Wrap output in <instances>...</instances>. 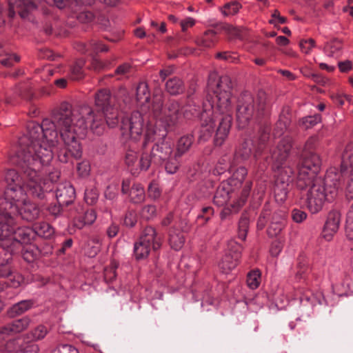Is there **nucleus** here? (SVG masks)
<instances>
[{"label":"nucleus","instance_id":"nucleus-1","mask_svg":"<svg viewBox=\"0 0 353 353\" xmlns=\"http://www.w3.org/2000/svg\"><path fill=\"white\" fill-rule=\"evenodd\" d=\"M63 116L57 114L52 121L43 119L41 124L29 122L27 132L19 139V148L16 154L10 159L19 170L6 171L4 180L7 184L6 190L0 187V209L4 201L14 199L19 195L23 196L26 190L33 197L43 199L44 190H47V183L43 185L37 180L38 172L48 165L53 158L52 148L59 143V137L57 130H53L54 123H59ZM4 209L6 208L3 206Z\"/></svg>","mask_w":353,"mask_h":353},{"label":"nucleus","instance_id":"nucleus-2","mask_svg":"<svg viewBox=\"0 0 353 353\" xmlns=\"http://www.w3.org/2000/svg\"><path fill=\"white\" fill-rule=\"evenodd\" d=\"M119 103L122 100L124 106L119 107L121 111L130 108L132 101L128 90L120 88L116 97H112L109 90H99L95 94V105L99 110L95 112L88 104L81 103L74 107L67 103H62L58 110L54 112L50 118L46 119L53 121L54 117L63 116L59 123H54L53 130H57L59 140L63 146L57 148V157L59 161L68 163L72 159L81 157L82 149L79 139L83 138L89 129L93 134L101 135L103 133L106 125L110 128L115 127L119 123V110L115 101Z\"/></svg>","mask_w":353,"mask_h":353},{"label":"nucleus","instance_id":"nucleus-3","mask_svg":"<svg viewBox=\"0 0 353 353\" xmlns=\"http://www.w3.org/2000/svg\"><path fill=\"white\" fill-rule=\"evenodd\" d=\"M233 83L227 75L219 77L216 72L209 74L208 94L200 114L202 121L199 141H206L216 128L214 143L220 146L225 141L232 123Z\"/></svg>","mask_w":353,"mask_h":353},{"label":"nucleus","instance_id":"nucleus-4","mask_svg":"<svg viewBox=\"0 0 353 353\" xmlns=\"http://www.w3.org/2000/svg\"><path fill=\"white\" fill-rule=\"evenodd\" d=\"M163 94L160 90H155L152 97L150 117L145 121L146 141L151 139L154 132L160 139L166 137L168 132L172 131L181 117V107L175 100H170L166 105L163 115Z\"/></svg>","mask_w":353,"mask_h":353},{"label":"nucleus","instance_id":"nucleus-5","mask_svg":"<svg viewBox=\"0 0 353 353\" xmlns=\"http://www.w3.org/2000/svg\"><path fill=\"white\" fill-rule=\"evenodd\" d=\"M292 138L285 137L279 141L276 147L271 148L268 157L272 162V168L275 172L274 194L276 201L283 202L288 196L292 183L294 180V168L285 161L292 148Z\"/></svg>","mask_w":353,"mask_h":353},{"label":"nucleus","instance_id":"nucleus-6","mask_svg":"<svg viewBox=\"0 0 353 353\" xmlns=\"http://www.w3.org/2000/svg\"><path fill=\"white\" fill-rule=\"evenodd\" d=\"M337 176L336 169L330 168L325 179L318 176L316 174L303 188L296 186L298 189L303 190L312 184L307 193L301 196L303 203L311 213L320 212L325 200H332L337 195L339 187Z\"/></svg>","mask_w":353,"mask_h":353},{"label":"nucleus","instance_id":"nucleus-7","mask_svg":"<svg viewBox=\"0 0 353 353\" xmlns=\"http://www.w3.org/2000/svg\"><path fill=\"white\" fill-rule=\"evenodd\" d=\"M136 100L140 105L141 110L128 116H123L121 122L122 135L126 139L137 140L142 134L145 121L150 117L152 101L145 82H140L136 88Z\"/></svg>","mask_w":353,"mask_h":353},{"label":"nucleus","instance_id":"nucleus-8","mask_svg":"<svg viewBox=\"0 0 353 353\" xmlns=\"http://www.w3.org/2000/svg\"><path fill=\"white\" fill-rule=\"evenodd\" d=\"M269 110L270 105L263 92L259 93L256 99L250 92H243L237 101L236 121L239 127L243 128L252 120L267 116Z\"/></svg>","mask_w":353,"mask_h":353},{"label":"nucleus","instance_id":"nucleus-9","mask_svg":"<svg viewBox=\"0 0 353 353\" xmlns=\"http://www.w3.org/2000/svg\"><path fill=\"white\" fill-rule=\"evenodd\" d=\"M316 138L310 137L305 143L297 165L296 186L303 188L320 170L321 159L314 152Z\"/></svg>","mask_w":353,"mask_h":353},{"label":"nucleus","instance_id":"nucleus-10","mask_svg":"<svg viewBox=\"0 0 353 353\" xmlns=\"http://www.w3.org/2000/svg\"><path fill=\"white\" fill-rule=\"evenodd\" d=\"M160 139L154 132L151 133V139L146 141V133L143 143V152L139 162L141 170H146L152 163L160 165L168 159L172 152V144Z\"/></svg>","mask_w":353,"mask_h":353},{"label":"nucleus","instance_id":"nucleus-11","mask_svg":"<svg viewBox=\"0 0 353 353\" xmlns=\"http://www.w3.org/2000/svg\"><path fill=\"white\" fill-rule=\"evenodd\" d=\"M270 126L268 123L261 124L259 128L257 137L246 139L242 144L236 156H240L242 159H247L252 154L254 157L260 154L264 148L270 146L272 141L270 139Z\"/></svg>","mask_w":353,"mask_h":353},{"label":"nucleus","instance_id":"nucleus-12","mask_svg":"<svg viewBox=\"0 0 353 353\" xmlns=\"http://www.w3.org/2000/svg\"><path fill=\"white\" fill-rule=\"evenodd\" d=\"M161 245V238L154 228L146 227L141 236L139 241L135 243L134 252L137 259H143L150 253L151 248L158 250Z\"/></svg>","mask_w":353,"mask_h":353},{"label":"nucleus","instance_id":"nucleus-13","mask_svg":"<svg viewBox=\"0 0 353 353\" xmlns=\"http://www.w3.org/2000/svg\"><path fill=\"white\" fill-rule=\"evenodd\" d=\"M10 203L13 206L17 208V212H11L8 210L12 215L19 214L21 217L27 221H32L35 220L39 215L40 211L39 208L33 203L27 199L26 192H23V198L19 195L14 196V199L5 201Z\"/></svg>","mask_w":353,"mask_h":353},{"label":"nucleus","instance_id":"nucleus-14","mask_svg":"<svg viewBox=\"0 0 353 353\" xmlns=\"http://www.w3.org/2000/svg\"><path fill=\"white\" fill-rule=\"evenodd\" d=\"M54 234V229L50 224L46 222L37 223L34 225L33 228L22 227L17 232V236H21V239L24 244L30 243L37 235L39 236L48 239Z\"/></svg>","mask_w":353,"mask_h":353},{"label":"nucleus","instance_id":"nucleus-15","mask_svg":"<svg viewBox=\"0 0 353 353\" xmlns=\"http://www.w3.org/2000/svg\"><path fill=\"white\" fill-rule=\"evenodd\" d=\"M242 246L234 240L228 244V251L219 263V269L222 272L228 274L238 264L241 258Z\"/></svg>","mask_w":353,"mask_h":353},{"label":"nucleus","instance_id":"nucleus-16","mask_svg":"<svg viewBox=\"0 0 353 353\" xmlns=\"http://www.w3.org/2000/svg\"><path fill=\"white\" fill-rule=\"evenodd\" d=\"M31 320L29 317L25 316L21 319L14 320L12 322L8 323L2 327L0 330V343L3 341L6 342L17 333H19L26 329Z\"/></svg>","mask_w":353,"mask_h":353},{"label":"nucleus","instance_id":"nucleus-17","mask_svg":"<svg viewBox=\"0 0 353 353\" xmlns=\"http://www.w3.org/2000/svg\"><path fill=\"white\" fill-rule=\"evenodd\" d=\"M55 195L59 205H68L75 198V190L70 183L65 182L57 185Z\"/></svg>","mask_w":353,"mask_h":353},{"label":"nucleus","instance_id":"nucleus-18","mask_svg":"<svg viewBox=\"0 0 353 353\" xmlns=\"http://www.w3.org/2000/svg\"><path fill=\"white\" fill-rule=\"evenodd\" d=\"M234 188L230 183L223 181L216 189L214 194L213 202L218 206H223L225 205L229 199L232 197V194L234 190Z\"/></svg>","mask_w":353,"mask_h":353},{"label":"nucleus","instance_id":"nucleus-19","mask_svg":"<svg viewBox=\"0 0 353 353\" xmlns=\"http://www.w3.org/2000/svg\"><path fill=\"white\" fill-rule=\"evenodd\" d=\"M340 223V214L336 211L330 212L325 224L322 236L326 241H330L337 232Z\"/></svg>","mask_w":353,"mask_h":353},{"label":"nucleus","instance_id":"nucleus-20","mask_svg":"<svg viewBox=\"0 0 353 353\" xmlns=\"http://www.w3.org/2000/svg\"><path fill=\"white\" fill-rule=\"evenodd\" d=\"M336 169V172L339 175L343 176L348 174L349 172H353V142L348 143L343 151L342 154V161L341 165L340 171Z\"/></svg>","mask_w":353,"mask_h":353},{"label":"nucleus","instance_id":"nucleus-21","mask_svg":"<svg viewBox=\"0 0 353 353\" xmlns=\"http://www.w3.org/2000/svg\"><path fill=\"white\" fill-rule=\"evenodd\" d=\"M10 8V14L13 15L17 12L23 18L28 12L35 8V4L30 0H8Z\"/></svg>","mask_w":353,"mask_h":353},{"label":"nucleus","instance_id":"nucleus-22","mask_svg":"<svg viewBox=\"0 0 353 353\" xmlns=\"http://www.w3.org/2000/svg\"><path fill=\"white\" fill-rule=\"evenodd\" d=\"M4 345L6 351H14L15 353H38L39 352V346L36 343L30 342L19 345L18 340L15 339H9Z\"/></svg>","mask_w":353,"mask_h":353},{"label":"nucleus","instance_id":"nucleus-23","mask_svg":"<svg viewBox=\"0 0 353 353\" xmlns=\"http://www.w3.org/2000/svg\"><path fill=\"white\" fill-rule=\"evenodd\" d=\"M290 113L288 107H284L279 115V120L276 124L273 137L274 139L279 138L289 127L290 123Z\"/></svg>","mask_w":353,"mask_h":353},{"label":"nucleus","instance_id":"nucleus-24","mask_svg":"<svg viewBox=\"0 0 353 353\" xmlns=\"http://www.w3.org/2000/svg\"><path fill=\"white\" fill-rule=\"evenodd\" d=\"M77 50L81 53H88L90 56L99 52H107L108 48L97 40H92L88 43L79 42L76 45Z\"/></svg>","mask_w":353,"mask_h":353},{"label":"nucleus","instance_id":"nucleus-25","mask_svg":"<svg viewBox=\"0 0 353 353\" xmlns=\"http://www.w3.org/2000/svg\"><path fill=\"white\" fill-rule=\"evenodd\" d=\"M13 250H5L1 252L0 255V277H7L10 275L12 269L10 265V262L12 259ZM3 285V288L0 290H3L4 288V283L0 282Z\"/></svg>","mask_w":353,"mask_h":353},{"label":"nucleus","instance_id":"nucleus-26","mask_svg":"<svg viewBox=\"0 0 353 353\" xmlns=\"http://www.w3.org/2000/svg\"><path fill=\"white\" fill-rule=\"evenodd\" d=\"M34 303V302L31 299L19 301L8 309V314L12 318L21 315L31 309Z\"/></svg>","mask_w":353,"mask_h":353},{"label":"nucleus","instance_id":"nucleus-27","mask_svg":"<svg viewBox=\"0 0 353 353\" xmlns=\"http://www.w3.org/2000/svg\"><path fill=\"white\" fill-rule=\"evenodd\" d=\"M94 210L90 209L86 210L83 214H79L74 219V226L77 229H81L85 225L92 224L96 219Z\"/></svg>","mask_w":353,"mask_h":353},{"label":"nucleus","instance_id":"nucleus-28","mask_svg":"<svg viewBox=\"0 0 353 353\" xmlns=\"http://www.w3.org/2000/svg\"><path fill=\"white\" fill-rule=\"evenodd\" d=\"M23 245L21 244V248L14 251L13 254L21 250L23 259L28 263L33 262L39 256V250L34 245L30 244V243L25 244L26 245Z\"/></svg>","mask_w":353,"mask_h":353},{"label":"nucleus","instance_id":"nucleus-29","mask_svg":"<svg viewBox=\"0 0 353 353\" xmlns=\"http://www.w3.org/2000/svg\"><path fill=\"white\" fill-rule=\"evenodd\" d=\"M165 90L171 95H178L184 92V83L179 77H172L166 81Z\"/></svg>","mask_w":353,"mask_h":353},{"label":"nucleus","instance_id":"nucleus-30","mask_svg":"<svg viewBox=\"0 0 353 353\" xmlns=\"http://www.w3.org/2000/svg\"><path fill=\"white\" fill-rule=\"evenodd\" d=\"M185 242V238L182 232L172 228L169 232V243L171 248L175 250H180Z\"/></svg>","mask_w":353,"mask_h":353},{"label":"nucleus","instance_id":"nucleus-31","mask_svg":"<svg viewBox=\"0 0 353 353\" xmlns=\"http://www.w3.org/2000/svg\"><path fill=\"white\" fill-rule=\"evenodd\" d=\"M216 42V32L212 30L205 31L203 34L198 38L196 43L198 46L203 48L213 47Z\"/></svg>","mask_w":353,"mask_h":353},{"label":"nucleus","instance_id":"nucleus-32","mask_svg":"<svg viewBox=\"0 0 353 353\" xmlns=\"http://www.w3.org/2000/svg\"><path fill=\"white\" fill-rule=\"evenodd\" d=\"M194 141V137L192 134H187L181 137L176 145V157H181L189 150Z\"/></svg>","mask_w":353,"mask_h":353},{"label":"nucleus","instance_id":"nucleus-33","mask_svg":"<svg viewBox=\"0 0 353 353\" xmlns=\"http://www.w3.org/2000/svg\"><path fill=\"white\" fill-rule=\"evenodd\" d=\"M130 196L134 203L143 202L145 198L143 187L141 184H134L130 191Z\"/></svg>","mask_w":353,"mask_h":353},{"label":"nucleus","instance_id":"nucleus-34","mask_svg":"<svg viewBox=\"0 0 353 353\" xmlns=\"http://www.w3.org/2000/svg\"><path fill=\"white\" fill-rule=\"evenodd\" d=\"M342 44L340 41L334 39L327 43L325 47V51L327 56L337 57L341 52Z\"/></svg>","mask_w":353,"mask_h":353},{"label":"nucleus","instance_id":"nucleus-35","mask_svg":"<svg viewBox=\"0 0 353 353\" xmlns=\"http://www.w3.org/2000/svg\"><path fill=\"white\" fill-rule=\"evenodd\" d=\"M246 175V169L244 167H240L237 168L232 178L226 181L230 183L234 188H237L242 183Z\"/></svg>","mask_w":353,"mask_h":353},{"label":"nucleus","instance_id":"nucleus-36","mask_svg":"<svg viewBox=\"0 0 353 353\" xmlns=\"http://www.w3.org/2000/svg\"><path fill=\"white\" fill-rule=\"evenodd\" d=\"M337 178V182H339V189L341 188V180L346 178L347 179L345 192L346 198L348 200L353 199V172H349L348 174L344 175L343 176L339 175V177L338 176Z\"/></svg>","mask_w":353,"mask_h":353},{"label":"nucleus","instance_id":"nucleus-37","mask_svg":"<svg viewBox=\"0 0 353 353\" xmlns=\"http://www.w3.org/2000/svg\"><path fill=\"white\" fill-rule=\"evenodd\" d=\"M249 217L247 213H243L239 222L238 237L241 240H245L249 227Z\"/></svg>","mask_w":353,"mask_h":353},{"label":"nucleus","instance_id":"nucleus-38","mask_svg":"<svg viewBox=\"0 0 353 353\" xmlns=\"http://www.w3.org/2000/svg\"><path fill=\"white\" fill-rule=\"evenodd\" d=\"M85 61L83 59H78L71 67L70 77L73 80H79L83 77V71L82 70Z\"/></svg>","mask_w":353,"mask_h":353},{"label":"nucleus","instance_id":"nucleus-39","mask_svg":"<svg viewBox=\"0 0 353 353\" xmlns=\"http://www.w3.org/2000/svg\"><path fill=\"white\" fill-rule=\"evenodd\" d=\"M48 332V330L45 325H39L27 334V338L31 341L41 340Z\"/></svg>","mask_w":353,"mask_h":353},{"label":"nucleus","instance_id":"nucleus-40","mask_svg":"<svg viewBox=\"0 0 353 353\" xmlns=\"http://www.w3.org/2000/svg\"><path fill=\"white\" fill-rule=\"evenodd\" d=\"M40 170H41V169ZM59 174H60L59 172L54 171V172H50L47 179H42L41 176V171L38 172V176H37L38 181L41 182L42 185H43V183L46 182L47 183L46 186L49 187L47 190H44V195L46 194V192L52 190V189L51 188L52 183L57 182V181L59 178Z\"/></svg>","mask_w":353,"mask_h":353},{"label":"nucleus","instance_id":"nucleus-41","mask_svg":"<svg viewBox=\"0 0 353 353\" xmlns=\"http://www.w3.org/2000/svg\"><path fill=\"white\" fill-rule=\"evenodd\" d=\"M261 283V272L254 270L248 273L247 276V284L252 290L256 289Z\"/></svg>","mask_w":353,"mask_h":353},{"label":"nucleus","instance_id":"nucleus-42","mask_svg":"<svg viewBox=\"0 0 353 353\" xmlns=\"http://www.w3.org/2000/svg\"><path fill=\"white\" fill-rule=\"evenodd\" d=\"M285 219H280L279 221H272L268 229V234L270 236H276L282 231L285 226Z\"/></svg>","mask_w":353,"mask_h":353},{"label":"nucleus","instance_id":"nucleus-43","mask_svg":"<svg viewBox=\"0 0 353 353\" xmlns=\"http://www.w3.org/2000/svg\"><path fill=\"white\" fill-rule=\"evenodd\" d=\"M225 31L234 38L243 39L245 35V30L243 28L234 27L231 25H225L223 28Z\"/></svg>","mask_w":353,"mask_h":353},{"label":"nucleus","instance_id":"nucleus-44","mask_svg":"<svg viewBox=\"0 0 353 353\" xmlns=\"http://www.w3.org/2000/svg\"><path fill=\"white\" fill-rule=\"evenodd\" d=\"M156 215L157 208L154 205H145L142 208L140 212V216H141V218L145 220L152 219Z\"/></svg>","mask_w":353,"mask_h":353},{"label":"nucleus","instance_id":"nucleus-45","mask_svg":"<svg viewBox=\"0 0 353 353\" xmlns=\"http://www.w3.org/2000/svg\"><path fill=\"white\" fill-rule=\"evenodd\" d=\"M180 157H176V154H174V157H172V158L169 157V159H167L168 161L166 162L165 166V170L167 171V172H168L170 174H174L177 171L179 166L180 165V161H179Z\"/></svg>","mask_w":353,"mask_h":353},{"label":"nucleus","instance_id":"nucleus-46","mask_svg":"<svg viewBox=\"0 0 353 353\" xmlns=\"http://www.w3.org/2000/svg\"><path fill=\"white\" fill-rule=\"evenodd\" d=\"M321 121V117L319 114L313 116H308L303 118L300 121V125L305 129L310 128L319 123Z\"/></svg>","mask_w":353,"mask_h":353},{"label":"nucleus","instance_id":"nucleus-47","mask_svg":"<svg viewBox=\"0 0 353 353\" xmlns=\"http://www.w3.org/2000/svg\"><path fill=\"white\" fill-rule=\"evenodd\" d=\"M19 60V57L16 54H11L8 52H5L3 54L0 53V63L6 67L12 66L14 61L18 62Z\"/></svg>","mask_w":353,"mask_h":353},{"label":"nucleus","instance_id":"nucleus-48","mask_svg":"<svg viewBox=\"0 0 353 353\" xmlns=\"http://www.w3.org/2000/svg\"><path fill=\"white\" fill-rule=\"evenodd\" d=\"M346 234L348 239H353V203L347 214Z\"/></svg>","mask_w":353,"mask_h":353},{"label":"nucleus","instance_id":"nucleus-49","mask_svg":"<svg viewBox=\"0 0 353 353\" xmlns=\"http://www.w3.org/2000/svg\"><path fill=\"white\" fill-rule=\"evenodd\" d=\"M119 188V183L113 182L105 190L104 195L107 199L113 200L117 196Z\"/></svg>","mask_w":353,"mask_h":353},{"label":"nucleus","instance_id":"nucleus-50","mask_svg":"<svg viewBox=\"0 0 353 353\" xmlns=\"http://www.w3.org/2000/svg\"><path fill=\"white\" fill-rule=\"evenodd\" d=\"M7 277L9 280L8 285L12 288H17L23 282L22 275L17 272H13L12 270L11 271L10 275H8Z\"/></svg>","mask_w":353,"mask_h":353},{"label":"nucleus","instance_id":"nucleus-51","mask_svg":"<svg viewBox=\"0 0 353 353\" xmlns=\"http://www.w3.org/2000/svg\"><path fill=\"white\" fill-rule=\"evenodd\" d=\"M51 353H79V350L70 344H61L53 349Z\"/></svg>","mask_w":353,"mask_h":353},{"label":"nucleus","instance_id":"nucleus-52","mask_svg":"<svg viewBox=\"0 0 353 353\" xmlns=\"http://www.w3.org/2000/svg\"><path fill=\"white\" fill-rule=\"evenodd\" d=\"M241 7V4L237 1L228 3L223 6L222 12L224 15L234 14L239 10Z\"/></svg>","mask_w":353,"mask_h":353},{"label":"nucleus","instance_id":"nucleus-53","mask_svg":"<svg viewBox=\"0 0 353 353\" xmlns=\"http://www.w3.org/2000/svg\"><path fill=\"white\" fill-rule=\"evenodd\" d=\"M252 188V183L250 181H247L245 184V186L242 190L241 196L239 201L236 203V205L238 208L242 206L245 202Z\"/></svg>","mask_w":353,"mask_h":353},{"label":"nucleus","instance_id":"nucleus-54","mask_svg":"<svg viewBox=\"0 0 353 353\" xmlns=\"http://www.w3.org/2000/svg\"><path fill=\"white\" fill-rule=\"evenodd\" d=\"M137 213L134 210H129L123 219V224L127 227H133L137 223Z\"/></svg>","mask_w":353,"mask_h":353},{"label":"nucleus","instance_id":"nucleus-55","mask_svg":"<svg viewBox=\"0 0 353 353\" xmlns=\"http://www.w3.org/2000/svg\"><path fill=\"white\" fill-rule=\"evenodd\" d=\"M299 46L303 52L309 54L310 50L314 47L315 41L312 39H303L300 41Z\"/></svg>","mask_w":353,"mask_h":353},{"label":"nucleus","instance_id":"nucleus-56","mask_svg":"<svg viewBox=\"0 0 353 353\" xmlns=\"http://www.w3.org/2000/svg\"><path fill=\"white\" fill-rule=\"evenodd\" d=\"M131 72V66L128 63H123L117 67L114 74L119 76L118 79H121L122 77H127Z\"/></svg>","mask_w":353,"mask_h":353},{"label":"nucleus","instance_id":"nucleus-57","mask_svg":"<svg viewBox=\"0 0 353 353\" xmlns=\"http://www.w3.org/2000/svg\"><path fill=\"white\" fill-rule=\"evenodd\" d=\"M148 196L151 199L155 200L157 199L161 195V191L157 185V184L154 182H152L148 187Z\"/></svg>","mask_w":353,"mask_h":353},{"label":"nucleus","instance_id":"nucleus-58","mask_svg":"<svg viewBox=\"0 0 353 353\" xmlns=\"http://www.w3.org/2000/svg\"><path fill=\"white\" fill-rule=\"evenodd\" d=\"M307 217V214L299 209H294L292 211V218L296 223H301Z\"/></svg>","mask_w":353,"mask_h":353},{"label":"nucleus","instance_id":"nucleus-59","mask_svg":"<svg viewBox=\"0 0 353 353\" xmlns=\"http://www.w3.org/2000/svg\"><path fill=\"white\" fill-rule=\"evenodd\" d=\"M77 17V19L81 23H88L94 19V14L90 11L85 10L81 12Z\"/></svg>","mask_w":353,"mask_h":353},{"label":"nucleus","instance_id":"nucleus-60","mask_svg":"<svg viewBox=\"0 0 353 353\" xmlns=\"http://www.w3.org/2000/svg\"><path fill=\"white\" fill-rule=\"evenodd\" d=\"M213 214L214 210L212 207H205L202 209L201 214L198 216V219H203L204 222H207L210 220Z\"/></svg>","mask_w":353,"mask_h":353},{"label":"nucleus","instance_id":"nucleus-61","mask_svg":"<svg viewBox=\"0 0 353 353\" xmlns=\"http://www.w3.org/2000/svg\"><path fill=\"white\" fill-rule=\"evenodd\" d=\"M98 194L96 190H86L85 191V199L88 203L92 204L97 199Z\"/></svg>","mask_w":353,"mask_h":353},{"label":"nucleus","instance_id":"nucleus-62","mask_svg":"<svg viewBox=\"0 0 353 353\" xmlns=\"http://www.w3.org/2000/svg\"><path fill=\"white\" fill-rule=\"evenodd\" d=\"M216 57L219 59H223L231 63H234L236 60V57L229 52H218Z\"/></svg>","mask_w":353,"mask_h":353},{"label":"nucleus","instance_id":"nucleus-63","mask_svg":"<svg viewBox=\"0 0 353 353\" xmlns=\"http://www.w3.org/2000/svg\"><path fill=\"white\" fill-rule=\"evenodd\" d=\"M77 170L79 174L82 176L88 175L90 172V165L88 162L79 163L77 165Z\"/></svg>","mask_w":353,"mask_h":353},{"label":"nucleus","instance_id":"nucleus-64","mask_svg":"<svg viewBox=\"0 0 353 353\" xmlns=\"http://www.w3.org/2000/svg\"><path fill=\"white\" fill-rule=\"evenodd\" d=\"M137 153L134 151H128L125 154V161L128 166L134 165L135 161H137Z\"/></svg>","mask_w":353,"mask_h":353}]
</instances>
